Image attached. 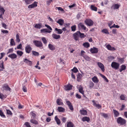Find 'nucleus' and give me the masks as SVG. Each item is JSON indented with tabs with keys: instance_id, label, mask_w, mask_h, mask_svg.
Masks as SVG:
<instances>
[{
	"instance_id": "nucleus-1",
	"label": "nucleus",
	"mask_w": 127,
	"mask_h": 127,
	"mask_svg": "<svg viewBox=\"0 0 127 127\" xmlns=\"http://www.w3.org/2000/svg\"><path fill=\"white\" fill-rule=\"evenodd\" d=\"M117 122L119 124L123 125L126 123V121L124 119L120 117L117 119Z\"/></svg>"
},
{
	"instance_id": "nucleus-2",
	"label": "nucleus",
	"mask_w": 127,
	"mask_h": 127,
	"mask_svg": "<svg viewBox=\"0 0 127 127\" xmlns=\"http://www.w3.org/2000/svg\"><path fill=\"white\" fill-rule=\"evenodd\" d=\"M34 44L37 47H41L43 46V44L41 41L39 40H34L33 41Z\"/></svg>"
},
{
	"instance_id": "nucleus-3",
	"label": "nucleus",
	"mask_w": 127,
	"mask_h": 127,
	"mask_svg": "<svg viewBox=\"0 0 127 127\" xmlns=\"http://www.w3.org/2000/svg\"><path fill=\"white\" fill-rule=\"evenodd\" d=\"M120 64L119 63L115 62L112 63L111 66L114 69L117 70L119 68Z\"/></svg>"
},
{
	"instance_id": "nucleus-4",
	"label": "nucleus",
	"mask_w": 127,
	"mask_h": 127,
	"mask_svg": "<svg viewBox=\"0 0 127 127\" xmlns=\"http://www.w3.org/2000/svg\"><path fill=\"white\" fill-rule=\"evenodd\" d=\"M85 23L88 26H90L93 25L94 22L90 19H87L85 21Z\"/></svg>"
},
{
	"instance_id": "nucleus-5",
	"label": "nucleus",
	"mask_w": 127,
	"mask_h": 127,
	"mask_svg": "<svg viewBox=\"0 0 127 127\" xmlns=\"http://www.w3.org/2000/svg\"><path fill=\"white\" fill-rule=\"evenodd\" d=\"M32 49V48L30 45H27L25 47V50L27 53H30Z\"/></svg>"
},
{
	"instance_id": "nucleus-6",
	"label": "nucleus",
	"mask_w": 127,
	"mask_h": 127,
	"mask_svg": "<svg viewBox=\"0 0 127 127\" xmlns=\"http://www.w3.org/2000/svg\"><path fill=\"white\" fill-rule=\"evenodd\" d=\"M73 37L74 39L75 40L77 41L79 40V35L78 33V31L73 34Z\"/></svg>"
},
{
	"instance_id": "nucleus-7",
	"label": "nucleus",
	"mask_w": 127,
	"mask_h": 127,
	"mask_svg": "<svg viewBox=\"0 0 127 127\" xmlns=\"http://www.w3.org/2000/svg\"><path fill=\"white\" fill-rule=\"evenodd\" d=\"M2 88L5 90L7 91L8 90L11 91V89L9 87L8 85L6 84H4L2 86Z\"/></svg>"
},
{
	"instance_id": "nucleus-8",
	"label": "nucleus",
	"mask_w": 127,
	"mask_h": 127,
	"mask_svg": "<svg viewBox=\"0 0 127 127\" xmlns=\"http://www.w3.org/2000/svg\"><path fill=\"white\" fill-rule=\"evenodd\" d=\"M90 51L92 53H96L98 51V48L93 47V48H91L90 50Z\"/></svg>"
},
{
	"instance_id": "nucleus-9",
	"label": "nucleus",
	"mask_w": 127,
	"mask_h": 127,
	"mask_svg": "<svg viewBox=\"0 0 127 127\" xmlns=\"http://www.w3.org/2000/svg\"><path fill=\"white\" fill-rule=\"evenodd\" d=\"M64 89L66 91L71 90L72 89V86L70 84L64 86Z\"/></svg>"
},
{
	"instance_id": "nucleus-10",
	"label": "nucleus",
	"mask_w": 127,
	"mask_h": 127,
	"mask_svg": "<svg viewBox=\"0 0 127 127\" xmlns=\"http://www.w3.org/2000/svg\"><path fill=\"white\" fill-rule=\"evenodd\" d=\"M78 28H81L82 29H83L84 30H86V27L82 23H80L78 24Z\"/></svg>"
},
{
	"instance_id": "nucleus-11",
	"label": "nucleus",
	"mask_w": 127,
	"mask_h": 127,
	"mask_svg": "<svg viewBox=\"0 0 127 127\" xmlns=\"http://www.w3.org/2000/svg\"><path fill=\"white\" fill-rule=\"evenodd\" d=\"M97 65L101 69V70L104 72L105 70L104 66V65L100 62H98Z\"/></svg>"
},
{
	"instance_id": "nucleus-12",
	"label": "nucleus",
	"mask_w": 127,
	"mask_h": 127,
	"mask_svg": "<svg viewBox=\"0 0 127 127\" xmlns=\"http://www.w3.org/2000/svg\"><path fill=\"white\" fill-rule=\"evenodd\" d=\"M37 6V2L36 1H34L33 3L32 4L29 5L28 6L29 8H33Z\"/></svg>"
},
{
	"instance_id": "nucleus-13",
	"label": "nucleus",
	"mask_w": 127,
	"mask_h": 127,
	"mask_svg": "<svg viewBox=\"0 0 127 127\" xmlns=\"http://www.w3.org/2000/svg\"><path fill=\"white\" fill-rule=\"evenodd\" d=\"M106 47L108 50L110 51H113L116 50V49L114 47H112L109 44L107 45L106 46Z\"/></svg>"
},
{
	"instance_id": "nucleus-14",
	"label": "nucleus",
	"mask_w": 127,
	"mask_h": 127,
	"mask_svg": "<svg viewBox=\"0 0 127 127\" xmlns=\"http://www.w3.org/2000/svg\"><path fill=\"white\" fill-rule=\"evenodd\" d=\"M23 61L26 64L31 65L32 64V62L30 61L29 60L27 59H24Z\"/></svg>"
},
{
	"instance_id": "nucleus-15",
	"label": "nucleus",
	"mask_w": 127,
	"mask_h": 127,
	"mask_svg": "<svg viewBox=\"0 0 127 127\" xmlns=\"http://www.w3.org/2000/svg\"><path fill=\"white\" fill-rule=\"evenodd\" d=\"M92 102L93 103V105L96 107L98 109L101 108V106L99 104H97L94 100H93Z\"/></svg>"
},
{
	"instance_id": "nucleus-16",
	"label": "nucleus",
	"mask_w": 127,
	"mask_h": 127,
	"mask_svg": "<svg viewBox=\"0 0 127 127\" xmlns=\"http://www.w3.org/2000/svg\"><path fill=\"white\" fill-rule=\"evenodd\" d=\"M8 57L12 59H14L16 58L17 57V55L14 53H13L8 55Z\"/></svg>"
},
{
	"instance_id": "nucleus-17",
	"label": "nucleus",
	"mask_w": 127,
	"mask_h": 127,
	"mask_svg": "<svg viewBox=\"0 0 127 127\" xmlns=\"http://www.w3.org/2000/svg\"><path fill=\"white\" fill-rule=\"evenodd\" d=\"M113 111L115 117H117L119 116L120 113L117 111L113 109Z\"/></svg>"
},
{
	"instance_id": "nucleus-18",
	"label": "nucleus",
	"mask_w": 127,
	"mask_h": 127,
	"mask_svg": "<svg viewBox=\"0 0 127 127\" xmlns=\"http://www.w3.org/2000/svg\"><path fill=\"white\" fill-rule=\"evenodd\" d=\"M48 47L49 49L52 51H53L55 49V46L51 44H49L48 45Z\"/></svg>"
},
{
	"instance_id": "nucleus-19",
	"label": "nucleus",
	"mask_w": 127,
	"mask_h": 127,
	"mask_svg": "<svg viewBox=\"0 0 127 127\" xmlns=\"http://www.w3.org/2000/svg\"><path fill=\"white\" fill-rule=\"evenodd\" d=\"M53 37L55 39H58L60 38V36L59 35L56 34L55 33L53 34L52 35Z\"/></svg>"
},
{
	"instance_id": "nucleus-20",
	"label": "nucleus",
	"mask_w": 127,
	"mask_h": 127,
	"mask_svg": "<svg viewBox=\"0 0 127 127\" xmlns=\"http://www.w3.org/2000/svg\"><path fill=\"white\" fill-rule=\"evenodd\" d=\"M80 112L82 115H87V112L86 110L84 109L80 110Z\"/></svg>"
},
{
	"instance_id": "nucleus-21",
	"label": "nucleus",
	"mask_w": 127,
	"mask_h": 127,
	"mask_svg": "<svg viewBox=\"0 0 127 127\" xmlns=\"http://www.w3.org/2000/svg\"><path fill=\"white\" fill-rule=\"evenodd\" d=\"M57 23H58L60 25L62 26L64 23V21L63 20L60 19L57 22Z\"/></svg>"
},
{
	"instance_id": "nucleus-22",
	"label": "nucleus",
	"mask_w": 127,
	"mask_h": 127,
	"mask_svg": "<svg viewBox=\"0 0 127 127\" xmlns=\"http://www.w3.org/2000/svg\"><path fill=\"white\" fill-rule=\"evenodd\" d=\"M83 87L81 85L79 87L78 90L79 92L82 94V95H83V96H84V91L83 90Z\"/></svg>"
},
{
	"instance_id": "nucleus-23",
	"label": "nucleus",
	"mask_w": 127,
	"mask_h": 127,
	"mask_svg": "<svg viewBox=\"0 0 127 127\" xmlns=\"http://www.w3.org/2000/svg\"><path fill=\"white\" fill-rule=\"evenodd\" d=\"M74 126V124L70 121L67 123V127H75Z\"/></svg>"
},
{
	"instance_id": "nucleus-24",
	"label": "nucleus",
	"mask_w": 127,
	"mask_h": 127,
	"mask_svg": "<svg viewBox=\"0 0 127 127\" xmlns=\"http://www.w3.org/2000/svg\"><path fill=\"white\" fill-rule=\"evenodd\" d=\"M40 32L41 33L49 32H51L50 31H48L47 29H44L40 30Z\"/></svg>"
},
{
	"instance_id": "nucleus-25",
	"label": "nucleus",
	"mask_w": 127,
	"mask_h": 127,
	"mask_svg": "<svg viewBox=\"0 0 127 127\" xmlns=\"http://www.w3.org/2000/svg\"><path fill=\"white\" fill-rule=\"evenodd\" d=\"M82 77V75L80 73H79L77 75V80L78 82L80 81Z\"/></svg>"
},
{
	"instance_id": "nucleus-26",
	"label": "nucleus",
	"mask_w": 127,
	"mask_h": 127,
	"mask_svg": "<svg viewBox=\"0 0 127 127\" xmlns=\"http://www.w3.org/2000/svg\"><path fill=\"white\" fill-rule=\"evenodd\" d=\"M30 121L32 123L35 125H38V122L34 119H31L30 120Z\"/></svg>"
},
{
	"instance_id": "nucleus-27",
	"label": "nucleus",
	"mask_w": 127,
	"mask_h": 127,
	"mask_svg": "<svg viewBox=\"0 0 127 127\" xmlns=\"http://www.w3.org/2000/svg\"><path fill=\"white\" fill-rule=\"evenodd\" d=\"M92 81L95 83H97L98 81L97 77L95 76L92 78Z\"/></svg>"
},
{
	"instance_id": "nucleus-28",
	"label": "nucleus",
	"mask_w": 127,
	"mask_h": 127,
	"mask_svg": "<svg viewBox=\"0 0 127 127\" xmlns=\"http://www.w3.org/2000/svg\"><path fill=\"white\" fill-rule=\"evenodd\" d=\"M126 68V66L125 65H123L121 66L120 68V71L121 72L122 71L125 70Z\"/></svg>"
},
{
	"instance_id": "nucleus-29",
	"label": "nucleus",
	"mask_w": 127,
	"mask_h": 127,
	"mask_svg": "<svg viewBox=\"0 0 127 127\" xmlns=\"http://www.w3.org/2000/svg\"><path fill=\"white\" fill-rule=\"evenodd\" d=\"M82 120L83 121H86L88 122L90 121V119L89 117H84L83 118Z\"/></svg>"
},
{
	"instance_id": "nucleus-30",
	"label": "nucleus",
	"mask_w": 127,
	"mask_h": 127,
	"mask_svg": "<svg viewBox=\"0 0 127 127\" xmlns=\"http://www.w3.org/2000/svg\"><path fill=\"white\" fill-rule=\"evenodd\" d=\"M55 119L56 121L57 124L59 125L61 123V121L60 120L58 119L57 116H56L55 117Z\"/></svg>"
},
{
	"instance_id": "nucleus-31",
	"label": "nucleus",
	"mask_w": 127,
	"mask_h": 127,
	"mask_svg": "<svg viewBox=\"0 0 127 127\" xmlns=\"http://www.w3.org/2000/svg\"><path fill=\"white\" fill-rule=\"evenodd\" d=\"M55 31H57V33L58 34H61L63 32V31L62 30L58 29L57 28H56L55 29Z\"/></svg>"
},
{
	"instance_id": "nucleus-32",
	"label": "nucleus",
	"mask_w": 127,
	"mask_h": 127,
	"mask_svg": "<svg viewBox=\"0 0 127 127\" xmlns=\"http://www.w3.org/2000/svg\"><path fill=\"white\" fill-rule=\"evenodd\" d=\"M90 8L92 10L96 11L97 10V7L93 5H91Z\"/></svg>"
},
{
	"instance_id": "nucleus-33",
	"label": "nucleus",
	"mask_w": 127,
	"mask_h": 127,
	"mask_svg": "<svg viewBox=\"0 0 127 127\" xmlns=\"http://www.w3.org/2000/svg\"><path fill=\"white\" fill-rule=\"evenodd\" d=\"M78 33L79 36L81 38H84L86 36V35H85L84 33H81L79 31H78Z\"/></svg>"
},
{
	"instance_id": "nucleus-34",
	"label": "nucleus",
	"mask_w": 127,
	"mask_h": 127,
	"mask_svg": "<svg viewBox=\"0 0 127 127\" xmlns=\"http://www.w3.org/2000/svg\"><path fill=\"white\" fill-rule=\"evenodd\" d=\"M58 110L59 112H63L65 111V109L64 108L60 107H58Z\"/></svg>"
},
{
	"instance_id": "nucleus-35",
	"label": "nucleus",
	"mask_w": 127,
	"mask_h": 127,
	"mask_svg": "<svg viewBox=\"0 0 127 127\" xmlns=\"http://www.w3.org/2000/svg\"><path fill=\"white\" fill-rule=\"evenodd\" d=\"M61 100L59 99H58L57 100V103L58 105H62L63 104V102L61 101Z\"/></svg>"
},
{
	"instance_id": "nucleus-36",
	"label": "nucleus",
	"mask_w": 127,
	"mask_h": 127,
	"mask_svg": "<svg viewBox=\"0 0 127 127\" xmlns=\"http://www.w3.org/2000/svg\"><path fill=\"white\" fill-rule=\"evenodd\" d=\"M34 27L35 28L40 29L42 27V24H36Z\"/></svg>"
},
{
	"instance_id": "nucleus-37",
	"label": "nucleus",
	"mask_w": 127,
	"mask_h": 127,
	"mask_svg": "<svg viewBox=\"0 0 127 127\" xmlns=\"http://www.w3.org/2000/svg\"><path fill=\"white\" fill-rule=\"evenodd\" d=\"M83 46L86 48H87L90 46L89 43L86 42L83 44Z\"/></svg>"
},
{
	"instance_id": "nucleus-38",
	"label": "nucleus",
	"mask_w": 127,
	"mask_h": 127,
	"mask_svg": "<svg viewBox=\"0 0 127 127\" xmlns=\"http://www.w3.org/2000/svg\"><path fill=\"white\" fill-rule=\"evenodd\" d=\"M32 52L33 55L35 56H38L39 55V53L37 52L32 51Z\"/></svg>"
},
{
	"instance_id": "nucleus-39",
	"label": "nucleus",
	"mask_w": 127,
	"mask_h": 127,
	"mask_svg": "<svg viewBox=\"0 0 127 127\" xmlns=\"http://www.w3.org/2000/svg\"><path fill=\"white\" fill-rule=\"evenodd\" d=\"M100 76L102 78H103L105 80V81H106L107 82H108V80L107 79V78L105 76L102 75L101 74H100Z\"/></svg>"
},
{
	"instance_id": "nucleus-40",
	"label": "nucleus",
	"mask_w": 127,
	"mask_h": 127,
	"mask_svg": "<svg viewBox=\"0 0 127 127\" xmlns=\"http://www.w3.org/2000/svg\"><path fill=\"white\" fill-rule=\"evenodd\" d=\"M17 55L21 57L23 54V52L21 51H18L17 52Z\"/></svg>"
},
{
	"instance_id": "nucleus-41",
	"label": "nucleus",
	"mask_w": 127,
	"mask_h": 127,
	"mask_svg": "<svg viewBox=\"0 0 127 127\" xmlns=\"http://www.w3.org/2000/svg\"><path fill=\"white\" fill-rule=\"evenodd\" d=\"M3 61H1L0 62V68H1L4 69V67L3 65Z\"/></svg>"
},
{
	"instance_id": "nucleus-42",
	"label": "nucleus",
	"mask_w": 127,
	"mask_h": 127,
	"mask_svg": "<svg viewBox=\"0 0 127 127\" xmlns=\"http://www.w3.org/2000/svg\"><path fill=\"white\" fill-rule=\"evenodd\" d=\"M16 40L18 42H19L20 41V36L18 33H17L16 34Z\"/></svg>"
},
{
	"instance_id": "nucleus-43",
	"label": "nucleus",
	"mask_w": 127,
	"mask_h": 127,
	"mask_svg": "<svg viewBox=\"0 0 127 127\" xmlns=\"http://www.w3.org/2000/svg\"><path fill=\"white\" fill-rule=\"evenodd\" d=\"M84 58L85 60L88 61H89L91 60L90 58L87 55H86L84 56Z\"/></svg>"
},
{
	"instance_id": "nucleus-44",
	"label": "nucleus",
	"mask_w": 127,
	"mask_h": 127,
	"mask_svg": "<svg viewBox=\"0 0 127 127\" xmlns=\"http://www.w3.org/2000/svg\"><path fill=\"white\" fill-rule=\"evenodd\" d=\"M10 43L11 46L15 45V43L13 39L12 38L11 39Z\"/></svg>"
},
{
	"instance_id": "nucleus-45",
	"label": "nucleus",
	"mask_w": 127,
	"mask_h": 127,
	"mask_svg": "<svg viewBox=\"0 0 127 127\" xmlns=\"http://www.w3.org/2000/svg\"><path fill=\"white\" fill-rule=\"evenodd\" d=\"M102 32L106 34H109L107 30L106 29H104L102 31Z\"/></svg>"
},
{
	"instance_id": "nucleus-46",
	"label": "nucleus",
	"mask_w": 127,
	"mask_h": 127,
	"mask_svg": "<svg viewBox=\"0 0 127 127\" xmlns=\"http://www.w3.org/2000/svg\"><path fill=\"white\" fill-rule=\"evenodd\" d=\"M31 116L33 118H35L36 116V115L34 113L33 111L31 112L30 113Z\"/></svg>"
},
{
	"instance_id": "nucleus-47",
	"label": "nucleus",
	"mask_w": 127,
	"mask_h": 127,
	"mask_svg": "<svg viewBox=\"0 0 127 127\" xmlns=\"http://www.w3.org/2000/svg\"><path fill=\"white\" fill-rule=\"evenodd\" d=\"M41 40L44 44H46L47 43V40L45 37H42Z\"/></svg>"
},
{
	"instance_id": "nucleus-48",
	"label": "nucleus",
	"mask_w": 127,
	"mask_h": 127,
	"mask_svg": "<svg viewBox=\"0 0 127 127\" xmlns=\"http://www.w3.org/2000/svg\"><path fill=\"white\" fill-rule=\"evenodd\" d=\"M5 11V10L3 8L0 6V12H2V14H4Z\"/></svg>"
},
{
	"instance_id": "nucleus-49",
	"label": "nucleus",
	"mask_w": 127,
	"mask_h": 127,
	"mask_svg": "<svg viewBox=\"0 0 127 127\" xmlns=\"http://www.w3.org/2000/svg\"><path fill=\"white\" fill-rule=\"evenodd\" d=\"M76 26L75 25L71 27V30L72 31L74 32L76 30Z\"/></svg>"
},
{
	"instance_id": "nucleus-50",
	"label": "nucleus",
	"mask_w": 127,
	"mask_h": 127,
	"mask_svg": "<svg viewBox=\"0 0 127 127\" xmlns=\"http://www.w3.org/2000/svg\"><path fill=\"white\" fill-rule=\"evenodd\" d=\"M71 70L75 73L77 72L78 71V69L76 67H74L73 69Z\"/></svg>"
},
{
	"instance_id": "nucleus-51",
	"label": "nucleus",
	"mask_w": 127,
	"mask_h": 127,
	"mask_svg": "<svg viewBox=\"0 0 127 127\" xmlns=\"http://www.w3.org/2000/svg\"><path fill=\"white\" fill-rule=\"evenodd\" d=\"M0 116L2 117L5 118V116L3 114V112H2L1 110H0Z\"/></svg>"
},
{
	"instance_id": "nucleus-52",
	"label": "nucleus",
	"mask_w": 127,
	"mask_h": 127,
	"mask_svg": "<svg viewBox=\"0 0 127 127\" xmlns=\"http://www.w3.org/2000/svg\"><path fill=\"white\" fill-rule=\"evenodd\" d=\"M120 98L121 100H125V99L126 97L123 95H121L120 96Z\"/></svg>"
},
{
	"instance_id": "nucleus-53",
	"label": "nucleus",
	"mask_w": 127,
	"mask_h": 127,
	"mask_svg": "<svg viewBox=\"0 0 127 127\" xmlns=\"http://www.w3.org/2000/svg\"><path fill=\"white\" fill-rule=\"evenodd\" d=\"M94 86V84L92 82H91L89 83V88H93Z\"/></svg>"
},
{
	"instance_id": "nucleus-54",
	"label": "nucleus",
	"mask_w": 127,
	"mask_h": 127,
	"mask_svg": "<svg viewBox=\"0 0 127 127\" xmlns=\"http://www.w3.org/2000/svg\"><path fill=\"white\" fill-rule=\"evenodd\" d=\"M6 97L5 95H4L2 93H0V98L1 99H3V98H5Z\"/></svg>"
},
{
	"instance_id": "nucleus-55",
	"label": "nucleus",
	"mask_w": 127,
	"mask_h": 127,
	"mask_svg": "<svg viewBox=\"0 0 127 127\" xmlns=\"http://www.w3.org/2000/svg\"><path fill=\"white\" fill-rule=\"evenodd\" d=\"M120 27V26L118 25H116L115 24H114L111 27H110V28H118Z\"/></svg>"
},
{
	"instance_id": "nucleus-56",
	"label": "nucleus",
	"mask_w": 127,
	"mask_h": 127,
	"mask_svg": "<svg viewBox=\"0 0 127 127\" xmlns=\"http://www.w3.org/2000/svg\"><path fill=\"white\" fill-rule=\"evenodd\" d=\"M120 6V5L118 4H115L114 8V9H118Z\"/></svg>"
},
{
	"instance_id": "nucleus-57",
	"label": "nucleus",
	"mask_w": 127,
	"mask_h": 127,
	"mask_svg": "<svg viewBox=\"0 0 127 127\" xmlns=\"http://www.w3.org/2000/svg\"><path fill=\"white\" fill-rule=\"evenodd\" d=\"M7 113L8 115H11L12 114V113L11 111L7 109Z\"/></svg>"
},
{
	"instance_id": "nucleus-58",
	"label": "nucleus",
	"mask_w": 127,
	"mask_h": 127,
	"mask_svg": "<svg viewBox=\"0 0 127 127\" xmlns=\"http://www.w3.org/2000/svg\"><path fill=\"white\" fill-rule=\"evenodd\" d=\"M118 61L119 62L121 63H123L124 61V59L123 58H119L118 59Z\"/></svg>"
},
{
	"instance_id": "nucleus-59",
	"label": "nucleus",
	"mask_w": 127,
	"mask_h": 127,
	"mask_svg": "<svg viewBox=\"0 0 127 127\" xmlns=\"http://www.w3.org/2000/svg\"><path fill=\"white\" fill-rule=\"evenodd\" d=\"M56 9H57L58 10L61 11H64V9L61 7H56Z\"/></svg>"
},
{
	"instance_id": "nucleus-60",
	"label": "nucleus",
	"mask_w": 127,
	"mask_h": 127,
	"mask_svg": "<svg viewBox=\"0 0 127 127\" xmlns=\"http://www.w3.org/2000/svg\"><path fill=\"white\" fill-rule=\"evenodd\" d=\"M22 45L21 44H20L19 45H17V48L18 49H22Z\"/></svg>"
},
{
	"instance_id": "nucleus-61",
	"label": "nucleus",
	"mask_w": 127,
	"mask_h": 127,
	"mask_svg": "<svg viewBox=\"0 0 127 127\" xmlns=\"http://www.w3.org/2000/svg\"><path fill=\"white\" fill-rule=\"evenodd\" d=\"M45 26L48 29H49L50 30H52V29L51 28V27L49 25H47L46 24H45Z\"/></svg>"
},
{
	"instance_id": "nucleus-62",
	"label": "nucleus",
	"mask_w": 127,
	"mask_h": 127,
	"mask_svg": "<svg viewBox=\"0 0 127 127\" xmlns=\"http://www.w3.org/2000/svg\"><path fill=\"white\" fill-rule=\"evenodd\" d=\"M25 125H26L27 127H31L29 123L28 122H26L25 123Z\"/></svg>"
},
{
	"instance_id": "nucleus-63",
	"label": "nucleus",
	"mask_w": 127,
	"mask_h": 127,
	"mask_svg": "<svg viewBox=\"0 0 127 127\" xmlns=\"http://www.w3.org/2000/svg\"><path fill=\"white\" fill-rule=\"evenodd\" d=\"M69 107V108L70 109L71 111H73V106L72 105V104L68 106Z\"/></svg>"
},
{
	"instance_id": "nucleus-64",
	"label": "nucleus",
	"mask_w": 127,
	"mask_h": 127,
	"mask_svg": "<svg viewBox=\"0 0 127 127\" xmlns=\"http://www.w3.org/2000/svg\"><path fill=\"white\" fill-rule=\"evenodd\" d=\"M2 27L5 29H6V25L4 23H2Z\"/></svg>"
}]
</instances>
